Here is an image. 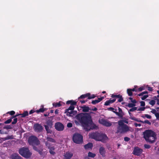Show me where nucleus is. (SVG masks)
I'll use <instances>...</instances> for the list:
<instances>
[{
    "label": "nucleus",
    "mask_w": 159,
    "mask_h": 159,
    "mask_svg": "<svg viewBox=\"0 0 159 159\" xmlns=\"http://www.w3.org/2000/svg\"><path fill=\"white\" fill-rule=\"evenodd\" d=\"M76 119L84 126L85 127L91 126L93 129L97 127L96 125L93 123L92 117L88 113H80L76 116Z\"/></svg>",
    "instance_id": "nucleus-1"
},
{
    "label": "nucleus",
    "mask_w": 159,
    "mask_h": 159,
    "mask_svg": "<svg viewBox=\"0 0 159 159\" xmlns=\"http://www.w3.org/2000/svg\"><path fill=\"white\" fill-rule=\"evenodd\" d=\"M118 126L117 127V134H123L129 130V127L126 124H125L122 120L118 121Z\"/></svg>",
    "instance_id": "nucleus-2"
},
{
    "label": "nucleus",
    "mask_w": 159,
    "mask_h": 159,
    "mask_svg": "<svg viewBox=\"0 0 159 159\" xmlns=\"http://www.w3.org/2000/svg\"><path fill=\"white\" fill-rule=\"evenodd\" d=\"M143 137L145 139H149L150 137L153 138L154 139H157V134L151 130H146L143 132Z\"/></svg>",
    "instance_id": "nucleus-3"
},
{
    "label": "nucleus",
    "mask_w": 159,
    "mask_h": 159,
    "mask_svg": "<svg viewBox=\"0 0 159 159\" xmlns=\"http://www.w3.org/2000/svg\"><path fill=\"white\" fill-rule=\"evenodd\" d=\"M19 152L21 156L26 158L30 157L32 155V153L27 148L23 147L20 149Z\"/></svg>",
    "instance_id": "nucleus-4"
},
{
    "label": "nucleus",
    "mask_w": 159,
    "mask_h": 159,
    "mask_svg": "<svg viewBox=\"0 0 159 159\" xmlns=\"http://www.w3.org/2000/svg\"><path fill=\"white\" fill-rule=\"evenodd\" d=\"M53 121L52 119H47L46 122V124L44 125V127L47 131V133L48 134H51L52 131L51 129L52 127L53 124Z\"/></svg>",
    "instance_id": "nucleus-5"
},
{
    "label": "nucleus",
    "mask_w": 159,
    "mask_h": 159,
    "mask_svg": "<svg viewBox=\"0 0 159 159\" xmlns=\"http://www.w3.org/2000/svg\"><path fill=\"white\" fill-rule=\"evenodd\" d=\"M28 143L30 145L33 147L35 150L38 151L40 154H41V151L37 149L36 147V146H38L40 144L39 140H28Z\"/></svg>",
    "instance_id": "nucleus-6"
},
{
    "label": "nucleus",
    "mask_w": 159,
    "mask_h": 159,
    "mask_svg": "<svg viewBox=\"0 0 159 159\" xmlns=\"http://www.w3.org/2000/svg\"><path fill=\"white\" fill-rule=\"evenodd\" d=\"M54 127L55 129L58 131H62L63 130L64 128V125L60 122L55 123Z\"/></svg>",
    "instance_id": "nucleus-7"
},
{
    "label": "nucleus",
    "mask_w": 159,
    "mask_h": 159,
    "mask_svg": "<svg viewBox=\"0 0 159 159\" xmlns=\"http://www.w3.org/2000/svg\"><path fill=\"white\" fill-rule=\"evenodd\" d=\"M34 130L35 132L40 133L42 132L43 130V128L41 125L38 123L35 124L33 126Z\"/></svg>",
    "instance_id": "nucleus-8"
},
{
    "label": "nucleus",
    "mask_w": 159,
    "mask_h": 159,
    "mask_svg": "<svg viewBox=\"0 0 159 159\" xmlns=\"http://www.w3.org/2000/svg\"><path fill=\"white\" fill-rule=\"evenodd\" d=\"M54 140H48V142L46 143V145L49 148V152L50 154L52 155H54L55 153L54 151V148L53 147L50 148V142H53Z\"/></svg>",
    "instance_id": "nucleus-9"
},
{
    "label": "nucleus",
    "mask_w": 159,
    "mask_h": 159,
    "mask_svg": "<svg viewBox=\"0 0 159 159\" xmlns=\"http://www.w3.org/2000/svg\"><path fill=\"white\" fill-rule=\"evenodd\" d=\"M99 122L103 125L107 127H109L111 125V124L110 122L107 121L103 119L99 120Z\"/></svg>",
    "instance_id": "nucleus-10"
},
{
    "label": "nucleus",
    "mask_w": 159,
    "mask_h": 159,
    "mask_svg": "<svg viewBox=\"0 0 159 159\" xmlns=\"http://www.w3.org/2000/svg\"><path fill=\"white\" fill-rule=\"evenodd\" d=\"M142 149L139 148L138 147H135L134 148L133 152V154L136 156H139L142 152Z\"/></svg>",
    "instance_id": "nucleus-11"
},
{
    "label": "nucleus",
    "mask_w": 159,
    "mask_h": 159,
    "mask_svg": "<svg viewBox=\"0 0 159 159\" xmlns=\"http://www.w3.org/2000/svg\"><path fill=\"white\" fill-rule=\"evenodd\" d=\"M99 136V134L96 132L89 134V138L93 139H97V138Z\"/></svg>",
    "instance_id": "nucleus-12"
},
{
    "label": "nucleus",
    "mask_w": 159,
    "mask_h": 159,
    "mask_svg": "<svg viewBox=\"0 0 159 159\" xmlns=\"http://www.w3.org/2000/svg\"><path fill=\"white\" fill-rule=\"evenodd\" d=\"M111 97L114 98H118L119 99L118 100V102H121L123 100V98L122 96L120 94L115 95L112 94Z\"/></svg>",
    "instance_id": "nucleus-13"
},
{
    "label": "nucleus",
    "mask_w": 159,
    "mask_h": 159,
    "mask_svg": "<svg viewBox=\"0 0 159 159\" xmlns=\"http://www.w3.org/2000/svg\"><path fill=\"white\" fill-rule=\"evenodd\" d=\"M118 111L119 112L116 111H113V112L116 115H117L118 116H119L120 118H122L124 114L123 113L120 107H118Z\"/></svg>",
    "instance_id": "nucleus-14"
},
{
    "label": "nucleus",
    "mask_w": 159,
    "mask_h": 159,
    "mask_svg": "<svg viewBox=\"0 0 159 159\" xmlns=\"http://www.w3.org/2000/svg\"><path fill=\"white\" fill-rule=\"evenodd\" d=\"M73 154L70 152H67L64 153V159H70L72 157Z\"/></svg>",
    "instance_id": "nucleus-15"
},
{
    "label": "nucleus",
    "mask_w": 159,
    "mask_h": 159,
    "mask_svg": "<svg viewBox=\"0 0 159 159\" xmlns=\"http://www.w3.org/2000/svg\"><path fill=\"white\" fill-rule=\"evenodd\" d=\"M10 159H22L18 154L13 153L11 154L10 157Z\"/></svg>",
    "instance_id": "nucleus-16"
},
{
    "label": "nucleus",
    "mask_w": 159,
    "mask_h": 159,
    "mask_svg": "<svg viewBox=\"0 0 159 159\" xmlns=\"http://www.w3.org/2000/svg\"><path fill=\"white\" fill-rule=\"evenodd\" d=\"M72 139H83V137L80 134L75 133L73 136Z\"/></svg>",
    "instance_id": "nucleus-17"
},
{
    "label": "nucleus",
    "mask_w": 159,
    "mask_h": 159,
    "mask_svg": "<svg viewBox=\"0 0 159 159\" xmlns=\"http://www.w3.org/2000/svg\"><path fill=\"white\" fill-rule=\"evenodd\" d=\"M116 98H113L112 100L110 99V100L106 101L105 102L104 105L105 106L109 105L110 104L116 101Z\"/></svg>",
    "instance_id": "nucleus-18"
},
{
    "label": "nucleus",
    "mask_w": 159,
    "mask_h": 159,
    "mask_svg": "<svg viewBox=\"0 0 159 159\" xmlns=\"http://www.w3.org/2000/svg\"><path fill=\"white\" fill-rule=\"evenodd\" d=\"M103 98H104L102 97L98 98V100H93L92 102V103L94 105L96 104L101 101Z\"/></svg>",
    "instance_id": "nucleus-19"
},
{
    "label": "nucleus",
    "mask_w": 159,
    "mask_h": 159,
    "mask_svg": "<svg viewBox=\"0 0 159 159\" xmlns=\"http://www.w3.org/2000/svg\"><path fill=\"white\" fill-rule=\"evenodd\" d=\"M82 109V111L84 112H88L90 109L89 107L86 106H84L81 107Z\"/></svg>",
    "instance_id": "nucleus-20"
},
{
    "label": "nucleus",
    "mask_w": 159,
    "mask_h": 159,
    "mask_svg": "<svg viewBox=\"0 0 159 159\" xmlns=\"http://www.w3.org/2000/svg\"><path fill=\"white\" fill-rule=\"evenodd\" d=\"M42 108H40L38 110H37L36 111V112L37 113H39V112H41L43 113V112L45 111H46L47 109L46 108H44V106L43 105H42L41 106Z\"/></svg>",
    "instance_id": "nucleus-21"
},
{
    "label": "nucleus",
    "mask_w": 159,
    "mask_h": 159,
    "mask_svg": "<svg viewBox=\"0 0 159 159\" xmlns=\"http://www.w3.org/2000/svg\"><path fill=\"white\" fill-rule=\"evenodd\" d=\"M99 152L100 154L102 156H104L105 151L104 148L102 147H100L99 149Z\"/></svg>",
    "instance_id": "nucleus-22"
},
{
    "label": "nucleus",
    "mask_w": 159,
    "mask_h": 159,
    "mask_svg": "<svg viewBox=\"0 0 159 159\" xmlns=\"http://www.w3.org/2000/svg\"><path fill=\"white\" fill-rule=\"evenodd\" d=\"M93 147V144L91 143H88V144H86L84 146V148L86 149H92Z\"/></svg>",
    "instance_id": "nucleus-23"
},
{
    "label": "nucleus",
    "mask_w": 159,
    "mask_h": 159,
    "mask_svg": "<svg viewBox=\"0 0 159 159\" xmlns=\"http://www.w3.org/2000/svg\"><path fill=\"white\" fill-rule=\"evenodd\" d=\"M77 102L73 100H68L66 102V104H70V105H76Z\"/></svg>",
    "instance_id": "nucleus-24"
},
{
    "label": "nucleus",
    "mask_w": 159,
    "mask_h": 159,
    "mask_svg": "<svg viewBox=\"0 0 159 159\" xmlns=\"http://www.w3.org/2000/svg\"><path fill=\"white\" fill-rule=\"evenodd\" d=\"M66 113V115L68 116H74L75 114V111H67L65 112Z\"/></svg>",
    "instance_id": "nucleus-25"
},
{
    "label": "nucleus",
    "mask_w": 159,
    "mask_h": 159,
    "mask_svg": "<svg viewBox=\"0 0 159 159\" xmlns=\"http://www.w3.org/2000/svg\"><path fill=\"white\" fill-rule=\"evenodd\" d=\"M89 93H88L82 95L78 98V99H84L86 98H88V97L89 95Z\"/></svg>",
    "instance_id": "nucleus-26"
},
{
    "label": "nucleus",
    "mask_w": 159,
    "mask_h": 159,
    "mask_svg": "<svg viewBox=\"0 0 159 159\" xmlns=\"http://www.w3.org/2000/svg\"><path fill=\"white\" fill-rule=\"evenodd\" d=\"M54 102L52 104L53 107H59L61 106L60 102Z\"/></svg>",
    "instance_id": "nucleus-27"
},
{
    "label": "nucleus",
    "mask_w": 159,
    "mask_h": 159,
    "mask_svg": "<svg viewBox=\"0 0 159 159\" xmlns=\"http://www.w3.org/2000/svg\"><path fill=\"white\" fill-rule=\"evenodd\" d=\"M73 142L77 144H80L83 143V140H73Z\"/></svg>",
    "instance_id": "nucleus-28"
},
{
    "label": "nucleus",
    "mask_w": 159,
    "mask_h": 159,
    "mask_svg": "<svg viewBox=\"0 0 159 159\" xmlns=\"http://www.w3.org/2000/svg\"><path fill=\"white\" fill-rule=\"evenodd\" d=\"M20 115L21 117H25L28 115V112L27 111H24L23 113L20 114Z\"/></svg>",
    "instance_id": "nucleus-29"
},
{
    "label": "nucleus",
    "mask_w": 159,
    "mask_h": 159,
    "mask_svg": "<svg viewBox=\"0 0 159 159\" xmlns=\"http://www.w3.org/2000/svg\"><path fill=\"white\" fill-rule=\"evenodd\" d=\"M127 93L129 96H132L133 95V93L131 89H128L127 90Z\"/></svg>",
    "instance_id": "nucleus-30"
},
{
    "label": "nucleus",
    "mask_w": 159,
    "mask_h": 159,
    "mask_svg": "<svg viewBox=\"0 0 159 159\" xmlns=\"http://www.w3.org/2000/svg\"><path fill=\"white\" fill-rule=\"evenodd\" d=\"M96 156L95 154L91 152H89L88 153V157L92 158Z\"/></svg>",
    "instance_id": "nucleus-31"
},
{
    "label": "nucleus",
    "mask_w": 159,
    "mask_h": 159,
    "mask_svg": "<svg viewBox=\"0 0 159 159\" xmlns=\"http://www.w3.org/2000/svg\"><path fill=\"white\" fill-rule=\"evenodd\" d=\"M74 106V105H70L68 108L67 109L65 110L66 111H68L69 110L73 111L75 108Z\"/></svg>",
    "instance_id": "nucleus-32"
},
{
    "label": "nucleus",
    "mask_w": 159,
    "mask_h": 159,
    "mask_svg": "<svg viewBox=\"0 0 159 159\" xmlns=\"http://www.w3.org/2000/svg\"><path fill=\"white\" fill-rule=\"evenodd\" d=\"M135 103H129L127 105H126V106L130 108H132V107L135 106Z\"/></svg>",
    "instance_id": "nucleus-33"
},
{
    "label": "nucleus",
    "mask_w": 159,
    "mask_h": 159,
    "mask_svg": "<svg viewBox=\"0 0 159 159\" xmlns=\"http://www.w3.org/2000/svg\"><path fill=\"white\" fill-rule=\"evenodd\" d=\"M13 119L12 117H11L10 119H8L4 123L5 124H7L10 123L12 121V119Z\"/></svg>",
    "instance_id": "nucleus-34"
},
{
    "label": "nucleus",
    "mask_w": 159,
    "mask_h": 159,
    "mask_svg": "<svg viewBox=\"0 0 159 159\" xmlns=\"http://www.w3.org/2000/svg\"><path fill=\"white\" fill-rule=\"evenodd\" d=\"M142 117L143 118H144L145 117H146L147 118L149 119H150L152 118V117L151 116L147 114H145L144 116H142Z\"/></svg>",
    "instance_id": "nucleus-35"
},
{
    "label": "nucleus",
    "mask_w": 159,
    "mask_h": 159,
    "mask_svg": "<svg viewBox=\"0 0 159 159\" xmlns=\"http://www.w3.org/2000/svg\"><path fill=\"white\" fill-rule=\"evenodd\" d=\"M96 97V96L94 94L91 95L90 93L89 95L88 96V99H91L94 98Z\"/></svg>",
    "instance_id": "nucleus-36"
},
{
    "label": "nucleus",
    "mask_w": 159,
    "mask_h": 159,
    "mask_svg": "<svg viewBox=\"0 0 159 159\" xmlns=\"http://www.w3.org/2000/svg\"><path fill=\"white\" fill-rule=\"evenodd\" d=\"M156 102L154 100H152L149 102V104L152 106H153L155 104Z\"/></svg>",
    "instance_id": "nucleus-37"
},
{
    "label": "nucleus",
    "mask_w": 159,
    "mask_h": 159,
    "mask_svg": "<svg viewBox=\"0 0 159 159\" xmlns=\"http://www.w3.org/2000/svg\"><path fill=\"white\" fill-rule=\"evenodd\" d=\"M129 99L131 100V102L133 103H136L137 102L136 101L135 99H133L132 98L129 97Z\"/></svg>",
    "instance_id": "nucleus-38"
},
{
    "label": "nucleus",
    "mask_w": 159,
    "mask_h": 159,
    "mask_svg": "<svg viewBox=\"0 0 159 159\" xmlns=\"http://www.w3.org/2000/svg\"><path fill=\"white\" fill-rule=\"evenodd\" d=\"M17 121V119L16 118H14L13 121L12 122L11 124L12 125H14L16 123Z\"/></svg>",
    "instance_id": "nucleus-39"
},
{
    "label": "nucleus",
    "mask_w": 159,
    "mask_h": 159,
    "mask_svg": "<svg viewBox=\"0 0 159 159\" xmlns=\"http://www.w3.org/2000/svg\"><path fill=\"white\" fill-rule=\"evenodd\" d=\"M137 107H133L131 109L129 110V111H133L137 110Z\"/></svg>",
    "instance_id": "nucleus-40"
},
{
    "label": "nucleus",
    "mask_w": 159,
    "mask_h": 159,
    "mask_svg": "<svg viewBox=\"0 0 159 159\" xmlns=\"http://www.w3.org/2000/svg\"><path fill=\"white\" fill-rule=\"evenodd\" d=\"M102 137V139H107L108 138L106 134H102L101 135Z\"/></svg>",
    "instance_id": "nucleus-41"
},
{
    "label": "nucleus",
    "mask_w": 159,
    "mask_h": 159,
    "mask_svg": "<svg viewBox=\"0 0 159 159\" xmlns=\"http://www.w3.org/2000/svg\"><path fill=\"white\" fill-rule=\"evenodd\" d=\"M148 92L147 91H144V92H143L141 93L140 94H139L138 95L139 96H140L143 95L144 94H148Z\"/></svg>",
    "instance_id": "nucleus-42"
},
{
    "label": "nucleus",
    "mask_w": 159,
    "mask_h": 159,
    "mask_svg": "<svg viewBox=\"0 0 159 159\" xmlns=\"http://www.w3.org/2000/svg\"><path fill=\"white\" fill-rule=\"evenodd\" d=\"M7 113L10 114L11 115L14 116V115L15 114V112L13 111H8Z\"/></svg>",
    "instance_id": "nucleus-43"
},
{
    "label": "nucleus",
    "mask_w": 159,
    "mask_h": 159,
    "mask_svg": "<svg viewBox=\"0 0 159 159\" xmlns=\"http://www.w3.org/2000/svg\"><path fill=\"white\" fill-rule=\"evenodd\" d=\"M146 142L148 143H153L155 142V140H146Z\"/></svg>",
    "instance_id": "nucleus-44"
},
{
    "label": "nucleus",
    "mask_w": 159,
    "mask_h": 159,
    "mask_svg": "<svg viewBox=\"0 0 159 159\" xmlns=\"http://www.w3.org/2000/svg\"><path fill=\"white\" fill-rule=\"evenodd\" d=\"M142 123L147 124L149 125H150L151 124V123L148 120H145L144 121H143V122Z\"/></svg>",
    "instance_id": "nucleus-45"
},
{
    "label": "nucleus",
    "mask_w": 159,
    "mask_h": 159,
    "mask_svg": "<svg viewBox=\"0 0 159 159\" xmlns=\"http://www.w3.org/2000/svg\"><path fill=\"white\" fill-rule=\"evenodd\" d=\"M12 128V125H7L5 127V128L7 129H11Z\"/></svg>",
    "instance_id": "nucleus-46"
},
{
    "label": "nucleus",
    "mask_w": 159,
    "mask_h": 159,
    "mask_svg": "<svg viewBox=\"0 0 159 159\" xmlns=\"http://www.w3.org/2000/svg\"><path fill=\"white\" fill-rule=\"evenodd\" d=\"M148 97V95H145L143 96V97L141 98V99L142 100H144L147 98Z\"/></svg>",
    "instance_id": "nucleus-47"
},
{
    "label": "nucleus",
    "mask_w": 159,
    "mask_h": 159,
    "mask_svg": "<svg viewBox=\"0 0 159 159\" xmlns=\"http://www.w3.org/2000/svg\"><path fill=\"white\" fill-rule=\"evenodd\" d=\"M145 107H140L138 109V111H143L145 109Z\"/></svg>",
    "instance_id": "nucleus-48"
},
{
    "label": "nucleus",
    "mask_w": 159,
    "mask_h": 159,
    "mask_svg": "<svg viewBox=\"0 0 159 159\" xmlns=\"http://www.w3.org/2000/svg\"><path fill=\"white\" fill-rule=\"evenodd\" d=\"M144 89V87H141L139 88L138 89V90L139 92H141V91H142Z\"/></svg>",
    "instance_id": "nucleus-49"
},
{
    "label": "nucleus",
    "mask_w": 159,
    "mask_h": 159,
    "mask_svg": "<svg viewBox=\"0 0 159 159\" xmlns=\"http://www.w3.org/2000/svg\"><path fill=\"white\" fill-rule=\"evenodd\" d=\"M28 139H38L35 136H31Z\"/></svg>",
    "instance_id": "nucleus-50"
},
{
    "label": "nucleus",
    "mask_w": 159,
    "mask_h": 159,
    "mask_svg": "<svg viewBox=\"0 0 159 159\" xmlns=\"http://www.w3.org/2000/svg\"><path fill=\"white\" fill-rule=\"evenodd\" d=\"M67 127L70 128L72 126V124L71 123H69L67 124Z\"/></svg>",
    "instance_id": "nucleus-51"
},
{
    "label": "nucleus",
    "mask_w": 159,
    "mask_h": 159,
    "mask_svg": "<svg viewBox=\"0 0 159 159\" xmlns=\"http://www.w3.org/2000/svg\"><path fill=\"white\" fill-rule=\"evenodd\" d=\"M151 112L152 113L154 114L155 115L157 113L156 112V110L154 109H152V110L151 111Z\"/></svg>",
    "instance_id": "nucleus-52"
},
{
    "label": "nucleus",
    "mask_w": 159,
    "mask_h": 159,
    "mask_svg": "<svg viewBox=\"0 0 159 159\" xmlns=\"http://www.w3.org/2000/svg\"><path fill=\"white\" fill-rule=\"evenodd\" d=\"M140 105L141 106H144L145 105V103L144 101H141L140 102Z\"/></svg>",
    "instance_id": "nucleus-53"
},
{
    "label": "nucleus",
    "mask_w": 159,
    "mask_h": 159,
    "mask_svg": "<svg viewBox=\"0 0 159 159\" xmlns=\"http://www.w3.org/2000/svg\"><path fill=\"white\" fill-rule=\"evenodd\" d=\"M154 99H155V100H157V104L159 105V99L157 98L156 96L154 97Z\"/></svg>",
    "instance_id": "nucleus-54"
},
{
    "label": "nucleus",
    "mask_w": 159,
    "mask_h": 159,
    "mask_svg": "<svg viewBox=\"0 0 159 159\" xmlns=\"http://www.w3.org/2000/svg\"><path fill=\"white\" fill-rule=\"evenodd\" d=\"M107 110L109 111H112L113 112V111H114V110L115 109L113 107H110L107 108Z\"/></svg>",
    "instance_id": "nucleus-55"
},
{
    "label": "nucleus",
    "mask_w": 159,
    "mask_h": 159,
    "mask_svg": "<svg viewBox=\"0 0 159 159\" xmlns=\"http://www.w3.org/2000/svg\"><path fill=\"white\" fill-rule=\"evenodd\" d=\"M144 146L146 148L148 149L150 148V145L147 144H145Z\"/></svg>",
    "instance_id": "nucleus-56"
},
{
    "label": "nucleus",
    "mask_w": 159,
    "mask_h": 159,
    "mask_svg": "<svg viewBox=\"0 0 159 159\" xmlns=\"http://www.w3.org/2000/svg\"><path fill=\"white\" fill-rule=\"evenodd\" d=\"M21 116L20 114H16V115L13 116L12 117L13 118H16V117L17 116Z\"/></svg>",
    "instance_id": "nucleus-57"
},
{
    "label": "nucleus",
    "mask_w": 159,
    "mask_h": 159,
    "mask_svg": "<svg viewBox=\"0 0 159 159\" xmlns=\"http://www.w3.org/2000/svg\"><path fill=\"white\" fill-rule=\"evenodd\" d=\"M155 116L157 119H159V113H157L155 115Z\"/></svg>",
    "instance_id": "nucleus-58"
},
{
    "label": "nucleus",
    "mask_w": 159,
    "mask_h": 159,
    "mask_svg": "<svg viewBox=\"0 0 159 159\" xmlns=\"http://www.w3.org/2000/svg\"><path fill=\"white\" fill-rule=\"evenodd\" d=\"M148 90L149 91H151L152 90V88L151 87H148Z\"/></svg>",
    "instance_id": "nucleus-59"
},
{
    "label": "nucleus",
    "mask_w": 159,
    "mask_h": 159,
    "mask_svg": "<svg viewBox=\"0 0 159 159\" xmlns=\"http://www.w3.org/2000/svg\"><path fill=\"white\" fill-rule=\"evenodd\" d=\"M134 125L136 127L137 126H141V124H137V123H135L134 124Z\"/></svg>",
    "instance_id": "nucleus-60"
},
{
    "label": "nucleus",
    "mask_w": 159,
    "mask_h": 159,
    "mask_svg": "<svg viewBox=\"0 0 159 159\" xmlns=\"http://www.w3.org/2000/svg\"><path fill=\"white\" fill-rule=\"evenodd\" d=\"M35 112V111L33 110H30L29 112V114H31L33 113H34V112Z\"/></svg>",
    "instance_id": "nucleus-61"
},
{
    "label": "nucleus",
    "mask_w": 159,
    "mask_h": 159,
    "mask_svg": "<svg viewBox=\"0 0 159 159\" xmlns=\"http://www.w3.org/2000/svg\"><path fill=\"white\" fill-rule=\"evenodd\" d=\"M131 91L132 92H137V90L135 89V88H134L132 89H131Z\"/></svg>",
    "instance_id": "nucleus-62"
},
{
    "label": "nucleus",
    "mask_w": 159,
    "mask_h": 159,
    "mask_svg": "<svg viewBox=\"0 0 159 159\" xmlns=\"http://www.w3.org/2000/svg\"><path fill=\"white\" fill-rule=\"evenodd\" d=\"M80 101L81 103L83 104V103H85L86 102H87V100L85 101V100H80Z\"/></svg>",
    "instance_id": "nucleus-63"
},
{
    "label": "nucleus",
    "mask_w": 159,
    "mask_h": 159,
    "mask_svg": "<svg viewBox=\"0 0 159 159\" xmlns=\"http://www.w3.org/2000/svg\"><path fill=\"white\" fill-rule=\"evenodd\" d=\"M97 110V108L96 107H94V108L90 109V110H92L93 111H96Z\"/></svg>",
    "instance_id": "nucleus-64"
}]
</instances>
